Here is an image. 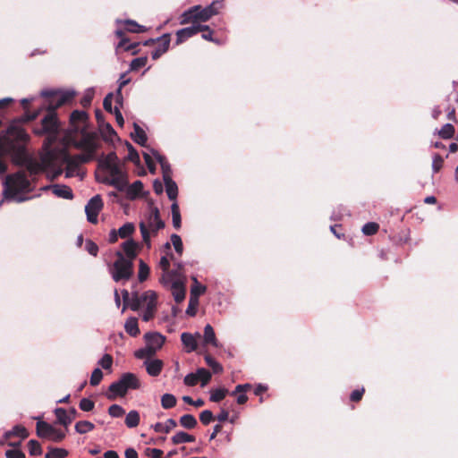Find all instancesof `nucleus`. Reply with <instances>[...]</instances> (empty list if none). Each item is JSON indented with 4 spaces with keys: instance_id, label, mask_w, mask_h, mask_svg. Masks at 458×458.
Wrapping results in <instances>:
<instances>
[{
    "instance_id": "obj_1",
    "label": "nucleus",
    "mask_w": 458,
    "mask_h": 458,
    "mask_svg": "<svg viewBox=\"0 0 458 458\" xmlns=\"http://www.w3.org/2000/svg\"><path fill=\"white\" fill-rule=\"evenodd\" d=\"M28 139L25 131L15 123H11L3 131L0 135V175L7 171V165L3 158L9 156L14 164L25 166L31 174L48 170V176L54 180L63 174V166H65L66 178L78 176L81 180L83 179L84 174L80 171L81 163L68 153L64 146L46 147L38 160L26 150L25 142Z\"/></svg>"
},
{
    "instance_id": "obj_2",
    "label": "nucleus",
    "mask_w": 458,
    "mask_h": 458,
    "mask_svg": "<svg viewBox=\"0 0 458 458\" xmlns=\"http://www.w3.org/2000/svg\"><path fill=\"white\" fill-rule=\"evenodd\" d=\"M28 139L25 131L15 123H11L3 131L0 135V175L7 171V165L3 158L9 156L14 164L25 166L31 174L48 170V176L54 180L63 174V166H65L66 178L78 176L81 180L83 179L84 174L80 171L81 163L68 153L64 146L46 147L38 160L26 150L25 142Z\"/></svg>"
},
{
    "instance_id": "obj_3",
    "label": "nucleus",
    "mask_w": 458,
    "mask_h": 458,
    "mask_svg": "<svg viewBox=\"0 0 458 458\" xmlns=\"http://www.w3.org/2000/svg\"><path fill=\"white\" fill-rule=\"evenodd\" d=\"M30 182L24 173L18 172L9 174L4 181L3 195L4 199H13L18 203L30 199L29 197L19 196V193L30 191Z\"/></svg>"
},
{
    "instance_id": "obj_4",
    "label": "nucleus",
    "mask_w": 458,
    "mask_h": 458,
    "mask_svg": "<svg viewBox=\"0 0 458 458\" xmlns=\"http://www.w3.org/2000/svg\"><path fill=\"white\" fill-rule=\"evenodd\" d=\"M165 227L164 221L160 218L159 210L157 207L150 208L146 221L140 223V231L142 240L148 249L151 248L150 237L157 235V232Z\"/></svg>"
},
{
    "instance_id": "obj_5",
    "label": "nucleus",
    "mask_w": 458,
    "mask_h": 458,
    "mask_svg": "<svg viewBox=\"0 0 458 458\" xmlns=\"http://www.w3.org/2000/svg\"><path fill=\"white\" fill-rule=\"evenodd\" d=\"M140 387V381L133 373H124L119 380L113 382L109 386V393L106 394L110 400L114 399L116 396H124L129 389H138Z\"/></svg>"
},
{
    "instance_id": "obj_6",
    "label": "nucleus",
    "mask_w": 458,
    "mask_h": 458,
    "mask_svg": "<svg viewBox=\"0 0 458 458\" xmlns=\"http://www.w3.org/2000/svg\"><path fill=\"white\" fill-rule=\"evenodd\" d=\"M116 260L110 267V273L115 282L128 280L133 274V263L130 259H126L123 252L115 253Z\"/></svg>"
},
{
    "instance_id": "obj_7",
    "label": "nucleus",
    "mask_w": 458,
    "mask_h": 458,
    "mask_svg": "<svg viewBox=\"0 0 458 458\" xmlns=\"http://www.w3.org/2000/svg\"><path fill=\"white\" fill-rule=\"evenodd\" d=\"M108 176L103 179H98L101 182L114 186L120 191H123L128 185L127 175L122 170L121 165H112L105 169Z\"/></svg>"
},
{
    "instance_id": "obj_8",
    "label": "nucleus",
    "mask_w": 458,
    "mask_h": 458,
    "mask_svg": "<svg viewBox=\"0 0 458 458\" xmlns=\"http://www.w3.org/2000/svg\"><path fill=\"white\" fill-rule=\"evenodd\" d=\"M35 419L38 420L36 425V432L38 437L56 443L61 442L65 437V430L58 429L53 425L40 420L38 417H36Z\"/></svg>"
},
{
    "instance_id": "obj_9",
    "label": "nucleus",
    "mask_w": 458,
    "mask_h": 458,
    "mask_svg": "<svg viewBox=\"0 0 458 458\" xmlns=\"http://www.w3.org/2000/svg\"><path fill=\"white\" fill-rule=\"evenodd\" d=\"M157 293L153 291H147L141 295L133 293L131 295V310L136 311L140 308L144 307L147 310L156 311L157 309Z\"/></svg>"
},
{
    "instance_id": "obj_10",
    "label": "nucleus",
    "mask_w": 458,
    "mask_h": 458,
    "mask_svg": "<svg viewBox=\"0 0 458 458\" xmlns=\"http://www.w3.org/2000/svg\"><path fill=\"white\" fill-rule=\"evenodd\" d=\"M41 96L48 98V107L54 110L70 101L74 96V91L44 89L41 91Z\"/></svg>"
},
{
    "instance_id": "obj_11",
    "label": "nucleus",
    "mask_w": 458,
    "mask_h": 458,
    "mask_svg": "<svg viewBox=\"0 0 458 458\" xmlns=\"http://www.w3.org/2000/svg\"><path fill=\"white\" fill-rule=\"evenodd\" d=\"M103 201L100 195L92 197L85 206L87 220L91 224L98 223V216L103 208Z\"/></svg>"
},
{
    "instance_id": "obj_12",
    "label": "nucleus",
    "mask_w": 458,
    "mask_h": 458,
    "mask_svg": "<svg viewBox=\"0 0 458 458\" xmlns=\"http://www.w3.org/2000/svg\"><path fill=\"white\" fill-rule=\"evenodd\" d=\"M164 286L172 292V295L177 303L182 302L185 299V283L181 278L176 277V276L168 280L167 284Z\"/></svg>"
},
{
    "instance_id": "obj_13",
    "label": "nucleus",
    "mask_w": 458,
    "mask_h": 458,
    "mask_svg": "<svg viewBox=\"0 0 458 458\" xmlns=\"http://www.w3.org/2000/svg\"><path fill=\"white\" fill-rule=\"evenodd\" d=\"M55 414L56 416V422L63 425L65 428L64 430L67 431L68 426L76 418L77 411L75 408H72L67 412L64 408H56L55 409Z\"/></svg>"
},
{
    "instance_id": "obj_14",
    "label": "nucleus",
    "mask_w": 458,
    "mask_h": 458,
    "mask_svg": "<svg viewBox=\"0 0 458 458\" xmlns=\"http://www.w3.org/2000/svg\"><path fill=\"white\" fill-rule=\"evenodd\" d=\"M42 191L51 190L53 194L64 199H72L73 193L72 189L64 184H52L42 187Z\"/></svg>"
},
{
    "instance_id": "obj_15",
    "label": "nucleus",
    "mask_w": 458,
    "mask_h": 458,
    "mask_svg": "<svg viewBox=\"0 0 458 458\" xmlns=\"http://www.w3.org/2000/svg\"><path fill=\"white\" fill-rule=\"evenodd\" d=\"M98 148L97 143L89 140L85 142L84 152L80 155H75L74 157L81 163H88L94 159L95 153Z\"/></svg>"
},
{
    "instance_id": "obj_16",
    "label": "nucleus",
    "mask_w": 458,
    "mask_h": 458,
    "mask_svg": "<svg viewBox=\"0 0 458 458\" xmlns=\"http://www.w3.org/2000/svg\"><path fill=\"white\" fill-rule=\"evenodd\" d=\"M42 131L50 135L55 134L58 131V122L55 113L49 112L42 119Z\"/></svg>"
},
{
    "instance_id": "obj_17",
    "label": "nucleus",
    "mask_w": 458,
    "mask_h": 458,
    "mask_svg": "<svg viewBox=\"0 0 458 458\" xmlns=\"http://www.w3.org/2000/svg\"><path fill=\"white\" fill-rule=\"evenodd\" d=\"M153 157L160 164L162 170L163 181L172 179V169L170 164L167 162L166 158L159 154L157 150L151 149Z\"/></svg>"
},
{
    "instance_id": "obj_18",
    "label": "nucleus",
    "mask_w": 458,
    "mask_h": 458,
    "mask_svg": "<svg viewBox=\"0 0 458 458\" xmlns=\"http://www.w3.org/2000/svg\"><path fill=\"white\" fill-rule=\"evenodd\" d=\"M156 40H159L161 43L151 52V57L153 60L158 59L168 50L170 45V34H164Z\"/></svg>"
},
{
    "instance_id": "obj_19",
    "label": "nucleus",
    "mask_w": 458,
    "mask_h": 458,
    "mask_svg": "<svg viewBox=\"0 0 458 458\" xmlns=\"http://www.w3.org/2000/svg\"><path fill=\"white\" fill-rule=\"evenodd\" d=\"M144 338L146 344L155 352L160 349L165 343V336L157 332L147 333Z\"/></svg>"
},
{
    "instance_id": "obj_20",
    "label": "nucleus",
    "mask_w": 458,
    "mask_h": 458,
    "mask_svg": "<svg viewBox=\"0 0 458 458\" xmlns=\"http://www.w3.org/2000/svg\"><path fill=\"white\" fill-rule=\"evenodd\" d=\"M144 366L148 374L151 377H157L163 369V361L158 359H147Z\"/></svg>"
},
{
    "instance_id": "obj_21",
    "label": "nucleus",
    "mask_w": 458,
    "mask_h": 458,
    "mask_svg": "<svg viewBox=\"0 0 458 458\" xmlns=\"http://www.w3.org/2000/svg\"><path fill=\"white\" fill-rule=\"evenodd\" d=\"M122 248L125 259H130L133 263L134 259L137 257L138 243L132 239H128L123 242Z\"/></svg>"
},
{
    "instance_id": "obj_22",
    "label": "nucleus",
    "mask_w": 458,
    "mask_h": 458,
    "mask_svg": "<svg viewBox=\"0 0 458 458\" xmlns=\"http://www.w3.org/2000/svg\"><path fill=\"white\" fill-rule=\"evenodd\" d=\"M159 266L163 269V275L160 277V283L163 285H166L168 283V280H170L172 277L176 276V273L174 271H169L170 263L167 259V257L163 256L160 259Z\"/></svg>"
},
{
    "instance_id": "obj_23",
    "label": "nucleus",
    "mask_w": 458,
    "mask_h": 458,
    "mask_svg": "<svg viewBox=\"0 0 458 458\" xmlns=\"http://www.w3.org/2000/svg\"><path fill=\"white\" fill-rule=\"evenodd\" d=\"M131 139L140 146H145L148 137L144 130L136 123H133V131L131 133Z\"/></svg>"
},
{
    "instance_id": "obj_24",
    "label": "nucleus",
    "mask_w": 458,
    "mask_h": 458,
    "mask_svg": "<svg viewBox=\"0 0 458 458\" xmlns=\"http://www.w3.org/2000/svg\"><path fill=\"white\" fill-rule=\"evenodd\" d=\"M203 340L205 344H211L214 347H219V343L216 337L215 331L209 324H207L204 327Z\"/></svg>"
},
{
    "instance_id": "obj_25",
    "label": "nucleus",
    "mask_w": 458,
    "mask_h": 458,
    "mask_svg": "<svg viewBox=\"0 0 458 458\" xmlns=\"http://www.w3.org/2000/svg\"><path fill=\"white\" fill-rule=\"evenodd\" d=\"M196 35V30L193 27V24L190 27H186L177 30L176 32V45H180L188 38Z\"/></svg>"
},
{
    "instance_id": "obj_26",
    "label": "nucleus",
    "mask_w": 458,
    "mask_h": 458,
    "mask_svg": "<svg viewBox=\"0 0 458 458\" xmlns=\"http://www.w3.org/2000/svg\"><path fill=\"white\" fill-rule=\"evenodd\" d=\"M99 166L102 169H106L112 165H120L119 158L115 152H110L106 156L103 157L99 161Z\"/></svg>"
},
{
    "instance_id": "obj_27",
    "label": "nucleus",
    "mask_w": 458,
    "mask_h": 458,
    "mask_svg": "<svg viewBox=\"0 0 458 458\" xmlns=\"http://www.w3.org/2000/svg\"><path fill=\"white\" fill-rule=\"evenodd\" d=\"M192 11L195 13V20L197 22H206L212 18L206 6L202 7L197 4L192 6Z\"/></svg>"
},
{
    "instance_id": "obj_28",
    "label": "nucleus",
    "mask_w": 458,
    "mask_h": 458,
    "mask_svg": "<svg viewBox=\"0 0 458 458\" xmlns=\"http://www.w3.org/2000/svg\"><path fill=\"white\" fill-rule=\"evenodd\" d=\"M181 341L182 344L187 348L188 352L195 351L198 347L196 338L191 333H182L181 335Z\"/></svg>"
},
{
    "instance_id": "obj_29",
    "label": "nucleus",
    "mask_w": 458,
    "mask_h": 458,
    "mask_svg": "<svg viewBox=\"0 0 458 458\" xmlns=\"http://www.w3.org/2000/svg\"><path fill=\"white\" fill-rule=\"evenodd\" d=\"M165 191L170 200L176 201L178 196V187L173 179L164 180Z\"/></svg>"
},
{
    "instance_id": "obj_30",
    "label": "nucleus",
    "mask_w": 458,
    "mask_h": 458,
    "mask_svg": "<svg viewBox=\"0 0 458 458\" xmlns=\"http://www.w3.org/2000/svg\"><path fill=\"white\" fill-rule=\"evenodd\" d=\"M177 426V422L174 419H168L165 423L157 422L153 425L156 432L168 433L170 430Z\"/></svg>"
},
{
    "instance_id": "obj_31",
    "label": "nucleus",
    "mask_w": 458,
    "mask_h": 458,
    "mask_svg": "<svg viewBox=\"0 0 458 458\" xmlns=\"http://www.w3.org/2000/svg\"><path fill=\"white\" fill-rule=\"evenodd\" d=\"M28 435H29L28 431L23 426L16 425L11 430L6 431L4 433V438L9 439L12 437L16 436V437H20L21 438L24 439L28 437Z\"/></svg>"
},
{
    "instance_id": "obj_32",
    "label": "nucleus",
    "mask_w": 458,
    "mask_h": 458,
    "mask_svg": "<svg viewBox=\"0 0 458 458\" xmlns=\"http://www.w3.org/2000/svg\"><path fill=\"white\" fill-rule=\"evenodd\" d=\"M125 331L131 336H137L140 334V329L138 327V320L134 317L129 318L124 324Z\"/></svg>"
},
{
    "instance_id": "obj_33",
    "label": "nucleus",
    "mask_w": 458,
    "mask_h": 458,
    "mask_svg": "<svg viewBox=\"0 0 458 458\" xmlns=\"http://www.w3.org/2000/svg\"><path fill=\"white\" fill-rule=\"evenodd\" d=\"M172 442L174 445H179L183 443H191L195 441V437L192 435H190L183 431L177 432L172 437Z\"/></svg>"
},
{
    "instance_id": "obj_34",
    "label": "nucleus",
    "mask_w": 458,
    "mask_h": 458,
    "mask_svg": "<svg viewBox=\"0 0 458 458\" xmlns=\"http://www.w3.org/2000/svg\"><path fill=\"white\" fill-rule=\"evenodd\" d=\"M171 212H172L173 226L175 229H180L182 218H181V213H180V209H179L177 201L173 202V204L171 205Z\"/></svg>"
},
{
    "instance_id": "obj_35",
    "label": "nucleus",
    "mask_w": 458,
    "mask_h": 458,
    "mask_svg": "<svg viewBox=\"0 0 458 458\" xmlns=\"http://www.w3.org/2000/svg\"><path fill=\"white\" fill-rule=\"evenodd\" d=\"M140 423V413L137 411H131L125 418V424L128 428H132Z\"/></svg>"
},
{
    "instance_id": "obj_36",
    "label": "nucleus",
    "mask_w": 458,
    "mask_h": 458,
    "mask_svg": "<svg viewBox=\"0 0 458 458\" xmlns=\"http://www.w3.org/2000/svg\"><path fill=\"white\" fill-rule=\"evenodd\" d=\"M192 281L193 284L191 288V296H195V298L199 300V297L205 293L207 287L199 284L195 276L192 277Z\"/></svg>"
},
{
    "instance_id": "obj_37",
    "label": "nucleus",
    "mask_w": 458,
    "mask_h": 458,
    "mask_svg": "<svg viewBox=\"0 0 458 458\" xmlns=\"http://www.w3.org/2000/svg\"><path fill=\"white\" fill-rule=\"evenodd\" d=\"M95 428L94 424L89 420H80L75 424V431L79 434H86Z\"/></svg>"
},
{
    "instance_id": "obj_38",
    "label": "nucleus",
    "mask_w": 458,
    "mask_h": 458,
    "mask_svg": "<svg viewBox=\"0 0 458 458\" xmlns=\"http://www.w3.org/2000/svg\"><path fill=\"white\" fill-rule=\"evenodd\" d=\"M196 418L191 414H184L180 418V424L182 427L191 429L197 425Z\"/></svg>"
},
{
    "instance_id": "obj_39",
    "label": "nucleus",
    "mask_w": 458,
    "mask_h": 458,
    "mask_svg": "<svg viewBox=\"0 0 458 458\" xmlns=\"http://www.w3.org/2000/svg\"><path fill=\"white\" fill-rule=\"evenodd\" d=\"M196 24L197 21L195 20V13L192 11V7L184 11L180 17V23L184 25L188 23Z\"/></svg>"
},
{
    "instance_id": "obj_40",
    "label": "nucleus",
    "mask_w": 458,
    "mask_h": 458,
    "mask_svg": "<svg viewBox=\"0 0 458 458\" xmlns=\"http://www.w3.org/2000/svg\"><path fill=\"white\" fill-rule=\"evenodd\" d=\"M157 352H155L151 347H149L147 344L144 348L139 349L135 352V357L138 359H153L152 357L155 355Z\"/></svg>"
},
{
    "instance_id": "obj_41",
    "label": "nucleus",
    "mask_w": 458,
    "mask_h": 458,
    "mask_svg": "<svg viewBox=\"0 0 458 458\" xmlns=\"http://www.w3.org/2000/svg\"><path fill=\"white\" fill-rule=\"evenodd\" d=\"M68 455V451L64 448L49 447L46 454V458H64Z\"/></svg>"
},
{
    "instance_id": "obj_42",
    "label": "nucleus",
    "mask_w": 458,
    "mask_h": 458,
    "mask_svg": "<svg viewBox=\"0 0 458 458\" xmlns=\"http://www.w3.org/2000/svg\"><path fill=\"white\" fill-rule=\"evenodd\" d=\"M115 34L117 37L121 38L120 42L117 45V47H123L124 50L129 51L134 49L136 47H138L139 44H131L128 42L126 38H123V32L121 30H117L115 31Z\"/></svg>"
},
{
    "instance_id": "obj_43",
    "label": "nucleus",
    "mask_w": 458,
    "mask_h": 458,
    "mask_svg": "<svg viewBox=\"0 0 458 458\" xmlns=\"http://www.w3.org/2000/svg\"><path fill=\"white\" fill-rule=\"evenodd\" d=\"M135 231V226L132 223H125L123 226H121L117 232L120 238L125 239L129 237Z\"/></svg>"
},
{
    "instance_id": "obj_44",
    "label": "nucleus",
    "mask_w": 458,
    "mask_h": 458,
    "mask_svg": "<svg viewBox=\"0 0 458 458\" xmlns=\"http://www.w3.org/2000/svg\"><path fill=\"white\" fill-rule=\"evenodd\" d=\"M10 445L13 446L14 448L9 449L5 452L6 458H25L24 453L20 450L19 448H16L21 445V442H18L16 444H9Z\"/></svg>"
},
{
    "instance_id": "obj_45",
    "label": "nucleus",
    "mask_w": 458,
    "mask_h": 458,
    "mask_svg": "<svg viewBox=\"0 0 458 458\" xmlns=\"http://www.w3.org/2000/svg\"><path fill=\"white\" fill-rule=\"evenodd\" d=\"M437 134L442 139H451L454 134V127L451 123H445L439 131H437Z\"/></svg>"
},
{
    "instance_id": "obj_46",
    "label": "nucleus",
    "mask_w": 458,
    "mask_h": 458,
    "mask_svg": "<svg viewBox=\"0 0 458 458\" xmlns=\"http://www.w3.org/2000/svg\"><path fill=\"white\" fill-rule=\"evenodd\" d=\"M125 29L132 33H140L146 31V28L138 24L135 21L127 20L124 21Z\"/></svg>"
},
{
    "instance_id": "obj_47",
    "label": "nucleus",
    "mask_w": 458,
    "mask_h": 458,
    "mask_svg": "<svg viewBox=\"0 0 458 458\" xmlns=\"http://www.w3.org/2000/svg\"><path fill=\"white\" fill-rule=\"evenodd\" d=\"M176 404V398L172 394H165L161 397V405L164 409H171Z\"/></svg>"
},
{
    "instance_id": "obj_48",
    "label": "nucleus",
    "mask_w": 458,
    "mask_h": 458,
    "mask_svg": "<svg viewBox=\"0 0 458 458\" xmlns=\"http://www.w3.org/2000/svg\"><path fill=\"white\" fill-rule=\"evenodd\" d=\"M228 391L225 388H216L210 392V401L217 403L223 400L227 394Z\"/></svg>"
},
{
    "instance_id": "obj_49",
    "label": "nucleus",
    "mask_w": 458,
    "mask_h": 458,
    "mask_svg": "<svg viewBox=\"0 0 458 458\" xmlns=\"http://www.w3.org/2000/svg\"><path fill=\"white\" fill-rule=\"evenodd\" d=\"M196 375H198V379L201 381V386H205L211 378V373L204 368L198 369Z\"/></svg>"
},
{
    "instance_id": "obj_50",
    "label": "nucleus",
    "mask_w": 458,
    "mask_h": 458,
    "mask_svg": "<svg viewBox=\"0 0 458 458\" xmlns=\"http://www.w3.org/2000/svg\"><path fill=\"white\" fill-rule=\"evenodd\" d=\"M148 275H149L148 266L142 259H140L139 274H138L139 281L140 282L145 281L148 278Z\"/></svg>"
},
{
    "instance_id": "obj_51",
    "label": "nucleus",
    "mask_w": 458,
    "mask_h": 458,
    "mask_svg": "<svg viewBox=\"0 0 458 458\" xmlns=\"http://www.w3.org/2000/svg\"><path fill=\"white\" fill-rule=\"evenodd\" d=\"M142 189L143 183L140 181H136L128 188V195L130 198L134 199L142 191Z\"/></svg>"
},
{
    "instance_id": "obj_52",
    "label": "nucleus",
    "mask_w": 458,
    "mask_h": 458,
    "mask_svg": "<svg viewBox=\"0 0 458 458\" xmlns=\"http://www.w3.org/2000/svg\"><path fill=\"white\" fill-rule=\"evenodd\" d=\"M30 454L33 456L40 455L42 454V448L37 440L31 439L28 443Z\"/></svg>"
},
{
    "instance_id": "obj_53",
    "label": "nucleus",
    "mask_w": 458,
    "mask_h": 458,
    "mask_svg": "<svg viewBox=\"0 0 458 458\" xmlns=\"http://www.w3.org/2000/svg\"><path fill=\"white\" fill-rule=\"evenodd\" d=\"M88 118L85 111L75 110L71 114V122L75 124L76 123H84Z\"/></svg>"
},
{
    "instance_id": "obj_54",
    "label": "nucleus",
    "mask_w": 458,
    "mask_h": 458,
    "mask_svg": "<svg viewBox=\"0 0 458 458\" xmlns=\"http://www.w3.org/2000/svg\"><path fill=\"white\" fill-rule=\"evenodd\" d=\"M147 56H140L133 59L130 64V71H138L140 68L144 67L147 64Z\"/></svg>"
},
{
    "instance_id": "obj_55",
    "label": "nucleus",
    "mask_w": 458,
    "mask_h": 458,
    "mask_svg": "<svg viewBox=\"0 0 458 458\" xmlns=\"http://www.w3.org/2000/svg\"><path fill=\"white\" fill-rule=\"evenodd\" d=\"M171 243L173 244L175 251L182 255L183 251V244L181 237L178 234L173 233L171 235Z\"/></svg>"
},
{
    "instance_id": "obj_56",
    "label": "nucleus",
    "mask_w": 458,
    "mask_h": 458,
    "mask_svg": "<svg viewBox=\"0 0 458 458\" xmlns=\"http://www.w3.org/2000/svg\"><path fill=\"white\" fill-rule=\"evenodd\" d=\"M205 360L206 363L212 368L214 373H221L223 371L222 365L214 360L210 355H206Z\"/></svg>"
},
{
    "instance_id": "obj_57",
    "label": "nucleus",
    "mask_w": 458,
    "mask_h": 458,
    "mask_svg": "<svg viewBox=\"0 0 458 458\" xmlns=\"http://www.w3.org/2000/svg\"><path fill=\"white\" fill-rule=\"evenodd\" d=\"M378 228L379 225L377 223L369 222L363 225L361 231L365 235H373L377 232Z\"/></svg>"
},
{
    "instance_id": "obj_58",
    "label": "nucleus",
    "mask_w": 458,
    "mask_h": 458,
    "mask_svg": "<svg viewBox=\"0 0 458 458\" xmlns=\"http://www.w3.org/2000/svg\"><path fill=\"white\" fill-rule=\"evenodd\" d=\"M208 10L209 14L211 17L218 14L219 10L223 7V1L221 0H216L213 1L210 4L206 6Z\"/></svg>"
},
{
    "instance_id": "obj_59",
    "label": "nucleus",
    "mask_w": 458,
    "mask_h": 458,
    "mask_svg": "<svg viewBox=\"0 0 458 458\" xmlns=\"http://www.w3.org/2000/svg\"><path fill=\"white\" fill-rule=\"evenodd\" d=\"M117 98L122 99V89L131 82V78H127V73H122L118 80Z\"/></svg>"
},
{
    "instance_id": "obj_60",
    "label": "nucleus",
    "mask_w": 458,
    "mask_h": 458,
    "mask_svg": "<svg viewBox=\"0 0 458 458\" xmlns=\"http://www.w3.org/2000/svg\"><path fill=\"white\" fill-rule=\"evenodd\" d=\"M126 145H127L128 151H129L127 159L131 161L134 164H139L140 163V156H139L138 152L136 151V149L133 148V146L131 143L127 142Z\"/></svg>"
},
{
    "instance_id": "obj_61",
    "label": "nucleus",
    "mask_w": 458,
    "mask_h": 458,
    "mask_svg": "<svg viewBox=\"0 0 458 458\" xmlns=\"http://www.w3.org/2000/svg\"><path fill=\"white\" fill-rule=\"evenodd\" d=\"M124 412V409L118 404H112L108 409V413L113 418H120Z\"/></svg>"
},
{
    "instance_id": "obj_62",
    "label": "nucleus",
    "mask_w": 458,
    "mask_h": 458,
    "mask_svg": "<svg viewBox=\"0 0 458 458\" xmlns=\"http://www.w3.org/2000/svg\"><path fill=\"white\" fill-rule=\"evenodd\" d=\"M103 378V372L100 369H95L90 377L89 383L91 386H98Z\"/></svg>"
},
{
    "instance_id": "obj_63",
    "label": "nucleus",
    "mask_w": 458,
    "mask_h": 458,
    "mask_svg": "<svg viewBox=\"0 0 458 458\" xmlns=\"http://www.w3.org/2000/svg\"><path fill=\"white\" fill-rule=\"evenodd\" d=\"M199 305V300L195 298V296H190L189 305L186 310V314L193 317L196 314V309Z\"/></svg>"
},
{
    "instance_id": "obj_64",
    "label": "nucleus",
    "mask_w": 458,
    "mask_h": 458,
    "mask_svg": "<svg viewBox=\"0 0 458 458\" xmlns=\"http://www.w3.org/2000/svg\"><path fill=\"white\" fill-rule=\"evenodd\" d=\"M94 94H95V90L93 88H89V89H86L84 96L81 99V104L84 106L90 105V103L94 98Z\"/></svg>"
}]
</instances>
